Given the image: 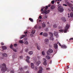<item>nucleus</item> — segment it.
I'll return each mask as SVG.
<instances>
[{
	"instance_id": "24",
	"label": "nucleus",
	"mask_w": 73,
	"mask_h": 73,
	"mask_svg": "<svg viewBox=\"0 0 73 73\" xmlns=\"http://www.w3.org/2000/svg\"><path fill=\"white\" fill-rule=\"evenodd\" d=\"M70 17H73V13H71L70 14Z\"/></svg>"
},
{
	"instance_id": "57",
	"label": "nucleus",
	"mask_w": 73,
	"mask_h": 73,
	"mask_svg": "<svg viewBox=\"0 0 73 73\" xmlns=\"http://www.w3.org/2000/svg\"><path fill=\"white\" fill-rule=\"evenodd\" d=\"M27 33V32H24V33H25V34H26V33Z\"/></svg>"
},
{
	"instance_id": "16",
	"label": "nucleus",
	"mask_w": 73,
	"mask_h": 73,
	"mask_svg": "<svg viewBox=\"0 0 73 73\" xmlns=\"http://www.w3.org/2000/svg\"><path fill=\"white\" fill-rule=\"evenodd\" d=\"M43 36H44L46 37L47 36H48V34L46 33H44L43 34Z\"/></svg>"
},
{
	"instance_id": "37",
	"label": "nucleus",
	"mask_w": 73,
	"mask_h": 73,
	"mask_svg": "<svg viewBox=\"0 0 73 73\" xmlns=\"http://www.w3.org/2000/svg\"><path fill=\"white\" fill-rule=\"evenodd\" d=\"M14 46H15V47L17 46V44H14Z\"/></svg>"
},
{
	"instance_id": "44",
	"label": "nucleus",
	"mask_w": 73,
	"mask_h": 73,
	"mask_svg": "<svg viewBox=\"0 0 73 73\" xmlns=\"http://www.w3.org/2000/svg\"><path fill=\"white\" fill-rule=\"evenodd\" d=\"M44 19H46L47 18V16L45 15L44 17Z\"/></svg>"
},
{
	"instance_id": "62",
	"label": "nucleus",
	"mask_w": 73,
	"mask_h": 73,
	"mask_svg": "<svg viewBox=\"0 0 73 73\" xmlns=\"http://www.w3.org/2000/svg\"><path fill=\"white\" fill-rule=\"evenodd\" d=\"M59 45L60 46H61V44L60 43H59Z\"/></svg>"
},
{
	"instance_id": "3",
	"label": "nucleus",
	"mask_w": 73,
	"mask_h": 73,
	"mask_svg": "<svg viewBox=\"0 0 73 73\" xmlns=\"http://www.w3.org/2000/svg\"><path fill=\"white\" fill-rule=\"evenodd\" d=\"M69 25L68 24H67L66 27L64 28V30L61 29L59 30L60 32H64V33H66L67 31H68V29L69 28Z\"/></svg>"
},
{
	"instance_id": "50",
	"label": "nucleus",
	"mask_w": 73,
	"mask_h": 73,
	"mask_svg": "<svg viewBox=\"0 0 73 73\" xmlns=\"http://www.w3.org/2000/svg\"><path fill=\"white\" fill-rule=\"evenodd\" d=\"M46 31H48V28H46V29H45Z\"/></svg>"
},
{
	"instance_id": "17",
	"label": "nucleus",
	"mask_w": 73,
	"mask_h": 73,
	"mask_svg": "<svg viewBox=\"0 0 73 73\" xmlns=\"http://www.w3.org/2000/svg\"><path fill=\"white\" fill-rule=\"evenodd\" d=\"M48 51L49 53H52L53 52V50L50 48L48 50Z\"/></svg>"
},
{
	"instance_id": "13",
	"label": "nucleus",
	"mask_w": 73,
	"mask_h": 73,
	"mask_svg": "<svg viewBox=\"0 0 73 73\" xmlns=\"http://www.w3.org/2000/svg\"><path fill=\"white\" fill-rule=\"evenodd\" d=\"M61 47L62 48H63L64 49H66V48H67V47L65 45H63Z\"/></svg>"
},
{
	"instance_id": "48",
	"label": "nucleus",
	"mask_w": 73,
	"mask_h": 73,
	"mask_svg": "<svg viewBox=\"0 0 73 73\" xmlns=\"http://www.w3.org/2000/svg\"><path fill=\"white\" fill-rule=\"evenodd\" d=\"M20 57L21 59H22V58H23V56H20Z\"/></svg>"
},
{
	"instance_id": "23",
	"label": "nucleus",
	"mask_w": 73,
	"mask_h": 73,
	"mask_svg": "<svg viewBox=\"0 0 73 73\" xmlns=\"http://www.w3.org/2000/svg\"><path fill=\"white\" fill-rule=\"evenodd\" d=\"M45 26H46V25H45V24L43 23L42 24V28H45Z\"/></svg>"
},
{
	"instance_id": "26",
	"label": "nucleus",
	"mask_w": 73,
	"mask_h": 73,
	"mask_svg": "<svg viewBox=\"0 0 73 73\" xmlns=\"http://www.w3.org/2000/svg\"><path fill=\"white\" fill-rule=\"evenodd\" d=\"M29 54L30 55L32 54H33V52L32 51H29Z\"/></svg>"
},
{
	"instance_id": "2",
	"label": "nucleus",
	"mask_w": 73,
	"mask_h": 73,
	"mask_svg": "<svg viewBox=\"0 0 73 73\" xmlns=\"http://www.w3.org/2000/svg\"><path fill=\"white\" fill-rule=\"evenodd\" d=\"M8 68L7 67L5 64H2V67L1 69V70L2 73H5L6 71L7 70Z\"/></svg>"
},
{
	"instance_id": "33",
	"label": "nucleus",
	"mask_w": 73,
	"mask_h": 73,
	"mask_svg": "<svg viewBox=\"0 0 73 73\" xmlns=\"http://www.w3.org/2000/svg\"><path fill=\"white\" fill-rule=\"evenodd\" d=\"M57 25H56V24H55V25H53V27H54V28H57Z\"/></svg>"
},
{
	"instance_id": "63",
	"label": "nucleus",
	"mask_w": 73,
	"mask_h": 73,
	"mask_svg": "<svg viewBox=\"0 0 73 73\" xmlns=\"http://www.w3.org/2000/svg\"><path fill=\"white\" fill-rule=\"evenodd\" d=\"M22 69H23V68H21V70Z\"/></svg>"
},
{
	"instance_id": "40",
	"label": "nucleus",
	"mask_w": 73,
	"mask_h": 73,
	"mask_svg": "<svg viewBox=\"0 0 73 73\" xmlns=\"http://www.w3.org/2000/svg\"><path fill=\"white\" fill-rule=\"evenodd\" d=\"M42 54L43 55H44V54H45V53L44 52V51H42Z\"/></svg>"
},
{
	"instance_id": "35",
	"label": "nucleus",
	"mask_w": 73,
	"mask_h": 73,
	"mask_svg": "<svg viewBox=\"0 0 73 73\" xmlns=\"http://www.w3.org/2000/svg\"><path fill=\"white\" fill-rule=\"evenodd\" d=\"M10 48L11 49H12L13 48V45H12V44H11L10 46Z\"/></svg>"
},
{
	"instance_id": "29",
	"label": "nucleus",
	"mask_w": 73,
	"mask_h": 73,
	"mask_svg": "<svg viewBox=\"0 0 73 73\" xmlns=\"http://www.w3.org/2000/svg\"><path fill=\"white\" fill-rule=\"evenodd\" d=\"M67 4L68 5V6H69V7H71V5H72V4H71L70 3H67Z\"/></svg>"
},
{
	"instance_id": "56",
	"label": "nucleus",
	"mask_w": 73,
	"mask_h": 73,
	"mask_svg": "<svg viewBox=\"0 0 73 73\" xmlns=\"http://www.w3.org/2000/svg\"><path fill=\"white\" fill-rule=\"evenodd\" d=\"M37 67H36L35 70H37Z\"/></svg>"
},
{
	"instance_id": "38",
	"label": "nucleus",
	"mask_w": 73,
	"mask_h": 73,
	"mask_svg": "<svg viewBox=\"0 0 73 73\" xmlns=\"http://www.w3.org/2000/svg\"><path fill=\"white\" fill-rule=\"evenodd\" d=\"M1 45H4V43L3 42H1Z\"/></svg>"
},
{
	"instance_id": "4",
	"label": "nucleus",
	"mask_w": 73,
	"mask_h": 73,
	"mask_svg": "<svg viewBox=\"0 0 73 73\" xmlns=\"http://www.w3.org/2000/svg\"><path fill=\"white\" fill-rule=\"evenodd\" d=\"M58 10L60 12H62L64 11V9L63 7L61 6V5H60V4L58 6Z\"/></svg>"
},
{
	"instance_id": "55",
	"label": "nucleus",
	"mask_w": 73,
	"mask_h": 73,
	"mask_svg": "<svg viewBox=\"0 0 73 73\" xmlns=\"http://www.w3.org/2000/svg\"><path fill=\"white\" fill-rule=\"evenodd\" d=\"M71 40H73V38H70V41Z\"/></svg>"
},
{
	"instance_id": "51",
	"label": "nucleus",
	"mask_w": 73,
	"mask_h": 73,
	"mask_svg": "<svg viewBox=\"0 0 73 73\" xmlns=\"http://www.w3.org/2000/svg\"><path fill=\"white\" fill-rule=\"evenodd\" d=\"M43 33V32H41L40 34V35H42V34Z\"/></svg>"
},
{
	"instance_id": "45",
	"label": "nucleus",
	"mask_w": 73,
	"mask_h": 73,
	"mask_svg": "<svg viewBox=\"0 0 73 73\" xmlns=\"http://www.w3.org/2000/svg\"><path fill=\"white\" fill-rule=\"evenodd\" d=\"M39 18L40 19H42V17H41V16H40L39 17Z\"/></svg>"
},
{
	"instance_id": "58",
	"label": "nucleus",
	"mask_w": 73,
	"mask_h": 73,
	"mask_svg": "<svg viewBox=\"0 0 73 73\" xmlns=\"http://www.w3.org/2000/svg\"><path fill=\"white\" fill-rule=\"evenodd\" d=\"M49 46L50 48H51L52 47V45H49Z\"/></svg>"
},
{
	"instance_id": "43",
	"label": "nucleus",
	"mask_w": 73,
	"mask_h": 73,
	"mask_svg": "<svg viewBox=\"0 0 73 73\" xmlns=\"http://www.w3.org/2000/svg\"><path fill=\"white\" fill-rule=\"evenodd\" d=\"M49 51H48V52H47V55H49V54H49Z\"/></svg>"
},
{
	"instance_id": "8",
	"label": "nucleus",
	"mask_w": 73,
	"mask_h": 73,
	"mask_svg": "<svg viewBox=\"0 0 73 73\" xmlns=\"http://www.w3.org/2000/svg\"><path fill=\"white\" fill-rule=\"evenodd\" d=\"M54 45L55 49H57V48H58V46H57V44H54Z\"/></svg>"
},
{
	"instance_id": "54",
	"label": "nucleus",
	"mask_w": 73,
	"mask_h": 73,
	"mask_svg": "<svg viewBox=\"0 0 73 73\" xmlns=\"http://www.w3.org/2000/svg\"><path fill=\"white\" fill-rule=\"evenodd\" d=\"M68 18L70 17V16H69V13H68Z\"/></svg>"
},
{
	"instance_id": "27",
	"label": "nucleus",
	"mask_w": 73,
	"mask_h": 73,
	"mask_svg": "<svg viewBox=\"0 0 73 73\" xmlns=\"http://www.w3.org/2000/svg\"><path fill=\"white\" fill-rule=\"evenodd\" d=\"M37 48L38 50H40V47L38 45L37 46Z\"/></svg>"
},
{
	"instance_id": "47",
	"label": "nucleus",
	"mask_w": 73,
	"mask_h": 73,
	"mask_svg": "<svg viewBox=\"0 0 73 73\" xmlns=\"http://www.w3.org/2000/svg\"><path fill=\"white\" fill-rule=\"evenodd\" d=\"M14 71L13 70H11V73H14Z\"/></svg>"
},
{
	"instance_id": "41",
	"label": "nucleus",
	"mask_w": 73,
	"mask_h": 73,
	"mask_svg": "<svg viewBox=\"0 0 73 73\" xmlns=\"http://www.w3.org/2000/svg\"><path fill=\"white\" fill-rule=\"evenodd\" d=\"M42 27H41V26H39L38 27V28L39 29H41L42 28Z\"/></svg>"
},
{
	"instance_id": "60",
	"label": "nucleus",
	"mask_w": 73,
	"mask_h": 73,
	"mask_svg": "<svg viewBox=\"0 0 73 73\" xmlns=\"http://www.w3.org/2000/svg\"><path fill=\"white\" fill-rule=\"evenodd\" d=\"M58 1H62V0H58Z\"/></svg>"
},
{
	"instance_id": "21",
	"label": "nucleus",
	"mask_w": 73,
	"mask_h": 73,
	"mask_svg": "<svg viewBox=\"0 0 73 73\" xmlns=\"http://www.w3.org/2000/svg\"><path fill=\"white\" fill-rule=\"evenodd\" d=\"M35 31H36L35 30H33L32 31L31 33L33 34V35L35 34Z\"/></svg>"
},
{
	"instance_id": "25",
	"label": "nucleus",
	"mask_w": 73,
	"mask_h": 73,
	"mask_svg": "<svg viewBox=\"0 0 73 73\" xmlns=\"http://www.w3.org/2000/svg\"><path fill=\"white\" fill-rule=\"evenodd\" d=\"M29 20L31 21V22H33V20L32 19L30 18L29 19Z\"/></svg>"
},
{
	"instance_id": "9",
	"label": "nucleus",
	"mask_w": 73,
	"mask_h": 73,
	"mask_svg": "<svg viewBox=\"0 0 73 73\" xmlns=\"http://www.w3.org/2000/svg\"><path fill=\"white\" fill-rule=\"evenodd\" d=\"M2 56H3V57H7V54L5 53H3L2 54Z\"/></svg>"
},
{
	"instance_id": "42",
	"label": "nucleus",
	"mask_w": 73,
	"mask_h": 73,
	"mask_svg": "<svg viewBox=\"0 0 73 73\" xmlns=\"http://www.w3.org/2000/svg\"><path fill=\"white\" fill-rule=\"evenodd\" d=\"M27 68H28V66H25V69H27Z\"/></svg>"
},
{
	"instance_id": "34",
	"label": "nucleus",
	"mask_w": 73,
	"mask_h": 73,
	"mask_svg": "<svg viewBox=\"0 0 73 73\" xmlns=\"http://www.w3.org/2000/svg\"><path fill=\"white\" fill-rule=\"evenodd\" d=\"M34 28L35 29H37V25H36L35 26Z\"/></svg>"
},
{
	"instance_id": "64",
	"label": "nucleus",
	"mask_w": 73,
	"mask_h": 73,
	"mask_svg": "<svg viewBox=\"0 0 73 73\" xmlns=\"http://www.w3.org/2000/svg\"><path fill=\"white\" fill-rule=\"evenodd\" d=\"M57 4H59L60 3V2H57Z\"/></svg>"
},
{
	"instance_id": "31",
	"label": "nucleus",
	"mask_w": 73,
	"mask_h": 73,
	"mask_svg": "<svg viewBox=\"0 0 73 73\" xmlns=\"http://www.w3.org/2000/svg\"><path fill=\"white\" fill-rule=\"evenodd\" d=\"M54 34L55 35V36H57V32H55L54 33Z\"/></svg>"
},
{
	"instance_id": "5",
	"label": "nucleus",
	"mask_w": 73,
	"mask_h": 73,
	"mask_svg": "<svg viewBox=\"0 0 73 73\" xmlns=\"http://www.w3.org/2000/svg\"><path fill=\"white\" fill-rule=\"evenodd\" d=\"M39 70L38 71V73H42V70H43V69H42V68L41 66H40L39 67Z\"/></svg>"
},
{
	"instance_id": "32",
	"label": "nucleus",
	"mask_w": 73,
	"mask_h": 73,
	"mask_svg": "<svg viewBox=\"0 0 73 73\" xmlns=\"http://www.w3.org/2000/svg\"><path fill=\"white\" fill-rule=\"evenodd\" d=\"M50 39L51 40H54V38H53V37H50Z\"/></svg>"
},
{
	"instance_id": "7",
	"label": "nucleus",
	"mask_w": 73,
	"mask_h": 73,
	"mask_svg": "<svg viewBox=\"0 0 73 73\" xmlns=\"http://www.w3.org/2000/svg\"><path fill=\"white\" fill-rule=\"evenodd\" d=\"M27 59L26 60V61H27L28 63H29V62H30L29 61V58H29V57L28 56H27Z\"/></svg>"
},
{
	"instance_id": "28",
	"label": "nucleus",
	"mask_w": 73,
	"mask_h": 73,
	"mask_svg": "<svg viewBox=\"0 0 73 73\" xmlns=\"http://www.w3.org/2000/svg\"><path fill=\"white\" fill-rule=\"evenodd\" d=\"M24 44L26 45H28V42L27 41H25L24 42Z\"/></svg>"
},
{
	"instance_id": "1",
	"label": "nucleus",
	"mask_w": 73,
	"mask_h": 73,
	"mask_svg": "<svg viewBox=\"0 0 73 73\" xmlns=\"http://www.w3.org/2000/svg\"><path fill=\"white\" fill-rule=\"evenodd\" d=\"M50 7V5L49 4L48 6H46V7H44L42 9H41V11H42L41 13H45V15L49 13L50 12V10H48L47 11L48 7Z\"/></svg>"
},
{
	"instance_id": "49",
	"label": "nucleus",
	"mask_w": 73,
	"mask_h": 73,
	"mask_svg": "<svg viewBox=\"0 0 73 73\" xmlns=\"http://www.w3.org/2000/svg\"><path fill=\"white\" fill-rule=\"evenodd\" d=\"M50 69V68H46V70H49Z\"/></svg>"
},
{
	"instance_id": "10",
	"label": "nucleus",
	"mask_w": 73,
	"mask_h": 73,
	"mask_svg": "<svg viewBox=\"0 0 73 73\" xmlns=\"http://www.w3.org/2000/svg\"><path fill=\"white\" fill-rule=\"evenodd\" d=\"M27 36V34H25V35H22L21 36L20 39H22V38H24V37H26Z\"/></svg>"
},
{
	"instance_id": "11",
	"label": "nucleus",
	"mask_w": 73,
	"mask_h": 73,
	"mask_svg": "<svg viewBox=\"0 0 73 73\" xmlns=\"http://www.w3.org/2000/svg\"><path fill=\"white\" fill-rule=\"evenodd\" d=\"M31 66L32 69H34V67L35 66H34V64L32 63H31Z\"/></svg>"
},
{
	"instance_id": "18",
	"label": "nucleus",
	"mask_w": 73,
	"mask_h": 73,
	"mask_svg": "<svg viewBox=\"0 0 73 73\" xmlns=\"http://www.w3.org/2000/svg\"><path fill=\"white\" fill-rule=\"evenodd\" d=\"M46 58L48 60H49L50 59V57L49 56H46Z\"/></svg>"
},
{
	"instance_id": "6",
	"label": "nucleus",
	"mask_w": 73,
	"mask_h": 73,
	"mask_svg": "<svg viewBox=\"0 0 73 73\" xmlns=\"http://www.w3.org/2000/svg\"><path fill=\"white\" fill-rule=\"evenodd\" d=\"M43 60L44 61V62H43V64L44 65H46V64H46V59L43 58Z\"/></svg>"
},
{
	"instance_id": "22",
	"label": "nucleus",
	"mask_w": 73,
	"mask_h": 73,
	"mask_svg": "<svg viewBox=\"0 0 73 73\" xmlns=\"http://www.w3.org/2000/svg\"><path fill=\"white\" fill-rule=\"evenodd\" d=\"M49 35L50 36H51V37H53V33H52L51 32L49 33Z\"/></svg>"
},
{
	"instance_id": "14",
	"label": "nucleus",
	"mask_w": 73,
	"mask_h": 73,
	"mask_svg": "<svg viewBox=\"0 0 73 73\" xmlns=\"http://www.w3.org/2000/svg\"><path fill=\"white\" fill-rule=\"evenodd\" d=\"M41 64V61H38L36 62V65L37 66H39V64Z\"/></svg>"
},
{
	"instance_id": "36",
	"label": "nucleus",
	"mask_w": 73,
	"mask_h": 73,
	"mask_svg": "<svg viewBox=\"0 0 73 73\" xmlns=\"http://www.w3.org/2000/svg\"><path fill=\"white\" fill-rule=\"evenodd\" d=\"M25 50L26 53H27V52H28V49L26 48V49H25Z\"/></svg>"
},
{
	"instance_id": "59",
	"label": "nucleus",
	"mask_w": 73,
	"mask_h": 73,
	"mask_svg": "<svg viewBox=\"0 0 73 73\" xmlns=\"http://www.w3.org/2000/svg\"><path fill=\"white\" fill-rule=\"evenodd\" d=\"M26 73H29V71H27L26 72Z\"/></svg>"
},
{
	"instance_id": "39",
	"label": "nucleus",
	"mask_w": 73,
	"mask_h": 73,
	"mask_svg": "<svg viewBox=\"0 0 73 73\" xmlns=\"http://www.w3.org/2000/svg\"><path fill=\"white\" fill-rule=\"evenodd\" d=\"M51 3L52 4H54V1H51Z\"/></svg>"
},
{
	"instance_id": "46",
	"label": "nucleus",
	"mask_w": 73,
	"mask_h": 73,
	"mask_svg": "<svg viewBox=\"0 0 73 73\" xmlns=\"http://www.w3.org/2000/svg\"><path fill=\"white\" fill-rule=\"evenodd\" d=\"M13 51H14L15 52H17V51L15 49H13Z\"/></svg>"
},
{
	"instance_id": "30",
	"label": "nucleus",
	"mask_w": 73,
	"mask_h": 73,
	"mask_svg": "<svg viewBox=\"0 0 73 73\" xmlns=\"http://www.w3.org/2000/svg\"><path fill=\"white\" fill-rule=\"evenodd\" d=\"M19 42L20 43H21V44H22V43H23V41L22 40H20L19 41Z\"/></svg>"
},
{
	"instance_id": "52",
	"label": "nucleus",
	"mask_w": 73,
	"mask_h": 73,
	"mask_svg": "<svg viewBox=\"0 0 73 73\" xmlns=\"http://www.w3.org/2000/svg\"><path fill=\"white\" fill-rule=\"evenodd\" d=\"M63 5H64V6H65V7H66V6H67V5L65 4H63Z\"/></svg>"
},
{
	"instance_id": "12",
	"label": "nucleus",
	"mask_w": 73,
	"mask_h": 73,
	"mask_svg": "<svg viewBox=\"0 0 73 73\" xmlns=\"http://www.w3.org/2000/svg\"><path fill=\"white\" fill-rule=\"evenodd\" d=\"M2 48L3 50H5V49H7V47L5 46H2Z\"/></svg>"
},
{
	"instance_id": "20",
	"label": "nucleus",
	"mask_w": 73,
	"mask_h": 73,
	"mask_svg": "<svg viewBox=\"0 0 73 73\" xmlns=\"http://www.w3.org/2000/svg\"><path fill=\"white\" fill-rule=\"evenodd\" d=\"M51 9H54L55 8V6L54 5H52L51 7Z\"/></svg>"
},
{
	"instance_id": "61",
	"label": "nucleus",
	"mask_w": 73,
	"mask_h": 73,
	"mask_svg": "<svg viewBox=\"0 0 73 73\" xmlns=\"http://www.w3.org/2000/svg\"><path fill=\"white\" fill-rule=\"evenodd\" d=\"M67 69H69V66H67Z\"/></svg>"
},
{
	"instance_id": "15",
	"label": "nucleus",
	"mask_w": 73,
	"mask_h": 73,
	"mask_svg": "<svg viewBox=\"0 0 73 73\" xmlns=\"http://www.w3.org/2000/svg\"><path fill=\"white\" fill-rule=\"evenodd\" d=\"M44 41L45 44H47L49 42V40H48V39H46Z\"/></svg>"
},
{
	"instance_id": "53",
	"label": "nucleus",
	"mask_w": 73,
	"mask_h": 73,
	"mask_svg": "<svg viewBox=\"0 0 73 73\" xmlns=\"http://www.w3.org/2000/svg\"><path fill=\"white\" fill-rule=\"evenodd\" d=\"M30 36L31 37H33V35L32 34H30Z\"/></svg>"
},
{
	"instance_id": "19",
	"label": "nucleus",
	"mask_w": 73,
	"mask_h": 73,
	"mask_svg": "<svg viewBox=\"0 0 73 73\" xmlns=\"http://www.w3.org/2000/svg\"><path fill=\"white\" fill-rule=\"evenodd\" d=\"M62 20L63 21H64V22H65V21H66V20L65 19V17L62 18Z\"/></svg>"
}]
</instances>
